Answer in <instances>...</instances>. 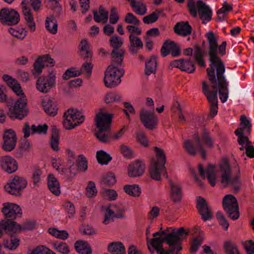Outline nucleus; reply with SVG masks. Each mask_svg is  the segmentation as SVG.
<instances>
[{
  "instance_id": "nucleus-44",
  "label": "nucleus",
  "mask_w": 254,
  "mask_h": 254,
  "mask_svg": "<svg viewBox=\"0 0 254 254\" xmlns=\"http://www.w3.org/2000/svg\"><path fill=\"white\" fill-rule=\"evenodd\" d=\"M96 158L98 162L102 165H107L112 160V157L103 150L97 152Z\"/></svg>"
},
{
  "instance_id": "nucleus-43",
  "label": "nucleus",
  "mask_w": 254,
  "mask_h": 254,
  "mask_svg": "<svg viewBox=\"0 0 254 254\" xmlns=\"http://www.w3.org/2000/svg\"><path fill=\"white\" fill-rule=\"evenodd\" d=\"M81 49V55L85 60H90L92 58V54L89 51V45L85 39L82 40L80 44Z\"/></svg>"
},
{
  "instance_id": "nucleus-8",
  "label": "nucleus",
  "mask_w": 254,
  "mask_h": 254,
  "mask_svg": "<svg viewBox=\"0 0 254 254\" xmlns=\"http://www.w3.org/2000/svg\"><path fill=\"white\" fill-rule=\"evenodd\" d=\"M112 114L100 112L97 114L95 122L99 131L96 133L97 138L102 142L107 143L110 141L111 136L109 134L110 125L112 122Z\"/></svg>"
},
{
  "instance_id": "nucleus-49",
  "label": "nucleus",
  "mask_w": 254,
  "mask_h": 254,
  "mask_svg": "<svg viewBox=\"0 0 254 254\" xmlns=\"http://www.w3.org/2000/svg\"><path fill=\"white\" fill-rule=\"evenodd\" d=\"M45 176L43 170L42 169L36 168L34 169L32 179L34 185H37L41 181L42 178Z\"/></svg>"
},
{
  "instance_id": "nucleus-61",
  "label": "nucleus",
  "mask_w": 254,
  "mask_h": 254,
  "mask_svg": "<svg viewBox=\"0 0 254 254\" xmlns=\"http://www.w3.org/2000/svg\"><path fill=\"white\" fill-rule=\"evenodd\" d=\"M201 137L203 142L208 147H212L213 146V142L212 138L209 135V133L205 129H204L201 134Z\"/></svg>"
},
{
  "instance_id": "nucleus-6",
  "label": "nucleus",
  "mask_w": 254,
  "mask_h": 254,
  "mask_svg": "<svg viewBox=\"0 0 254 254\" xmlns=\"http://www.w3.org/2000/svg\"><path fill=\"white\" fill-rule=\"evenodd\" d=\"M20 230V226L15 222L4 219L0 222V238L4 234L10 236L8 239L4 240V247L10 250H15L19 245V240L14 237V235Z\"/></svg>"
},
{
  "instance_id": "nucleus-58",
  "label": "nucleus",
  "mask_w": 254,
  "mask_h": 254,
  "mask_svg": "<svg viewBox=\"0 0 254 254\" xmlns=\"http://www.w3.org/2000/svg\"><path fill=\"white\" fill-rule=\"evenodd\" d=\"M125 21L127 23L135 25L139 24L140 22L137 18L130 12L126 14L125 17Z\"/></svg>"
},
{
  "instance_id": "nucleus-42",
  "label": "nucleus",
  "mask_w": 254,
  "mask_h": 254,
  "mask_svg": "<svg viewBox=\"0 0 254 254\" xmlns=\"http://www.w3.org/2000/svg\"><path fill=\"white\" fill-rule=\"evenodd\" d=\"M109 252L116 254H125L126 250L124 245L121 242H112L108 247Z\"/></svg>"
},
{
  "instance_id": "nucleus-17",
  "label": "nucleus",
  "mask_w": 254,
  "mask_h": 254,
  "mask_svg": "<svg viewBox=\"0 0 254 254\" xmlns=\"http://www.w3.org/2000/svg\"><path fill=\"white\" fill-rule=\"evenodd\" d=\"M140 119L143 126L149 129H153L158 124V120L153 113L145 109L141 110Z\"/></svg>"
},
{
  "instance_id": "nucleus-26",
  "label": "nucleus",
  "mask_w": 254,
  "mask_h": 254,
  "mask_svg": "<svg viewBox=\"0 0 254 254\" xmlns=\"http://www.w3.org/2000/svg\"><path fill=\"white\" fill-rule=\"evenodd\" d=\"M202 92L210 104V116L213 117L217 114L218 112V99L216 96V92L215 91L210 96L205 87L202 88Z\"/></svg>"
},
{
  "instance_id": "nucleus-54",
  "label": "nucleus",
  "mask_w": 254,
  "mask_h": 254,
  "mask_svg": "<svg viewBox=\"0 0 254 254\" xmlns=\"http://www.w3.org/2000/svg\"><path fill=\"white\" fill-rule=\"evenodd\" d=\"M78 170L85 172L88 167L87 161L85 157H83L82 155L79 156L77 160H76Z\"/></svg>"
},
{
  "instance_id": "nucleus-57",
  "label": "nucleus",
  "mask_w": 254,
  "mask_h": 254,
  "mask_svg": "<svg viewBox=\"0 0 254 254\" xmlns=\"http://www.w3.org/2000/svg\"><path fill=\"white\" fill-rule=\"evenodd\" d=\"M136 139L142 146L147 147L148 145V139L142 131H138L136 133Z\"/></svg>"
},
{
  "instance_id": "nucleus-56",
  "label": "nucleus",
  "mask_w": 254,
  "mask_h": 254,
  "mask_svg": "<svg viewBox=\"0 0 254 254\" xmlns=\"http://www.w3.org/2000/svg\"><path fill=\"white\" fill-rule=\"evenodd\" d=\"M195 68L194 63L192 61L190 60H184L182 70L189 73H192L194 71Z\"/></svg>"
},
{
  "instance_id": "nucleus-63",
  "label": "nucleus",
  "mask_w": 254,
  "mask_h": 254,
  "mask_svg": "<svg viewBox=\"0 0 254 254\" xmlns=\"http://www.w3.org/2000/svg\"><path fill=\"white\" fill-rule=\"evenodd\" d=\"M119 17L118 15L117 9L116 7H112L111 10L110 15V23L112 24L117 23L119 20Z\"/></svg>"
},
{
  "instance_id": "nucleus-29",
  "label": "nucleus",
  "mask_w": 254,
  "mask_h": 254,
  "mask_svg": "<svg viewBox=\"0 0 254 254\" xmlns=\"http://www.w3.org/2000/svg\"><path fill=\"white\" fill-rule=\"evenodd\" d=\"M45 112L50 116H55L57 114L58 108L54 99L44 98L42 102Z\"/></svg>"
},
{
  "instance_id": "nucleus-33",
  "label": "nucleus",
  "mask_w": 254,
  "mask_h": 254,
  "mask_svg": "<svg viewBox=\"0 0 254 254\" xmlns=\"http://www.w3.org/2000/svg\"><path fill=\"white\" fill-rule=\"evenodd\" d=\"M130 43L129 50L132 54H136L138 50L143 48V43L139 37L134 34L129 36Z\"/></svg>"
},
{
  "instance_id": "nucleus-27",
  "label": "nucleus",
  "mask_w": 254,
  "mask_h": 254,
  "mask_svg": "<svg viewBox=\"0 0 254 254\" xmlns=\"http://www.w3.org/2000/svg\"><path fill=\"white\" fill-rule=\"evenodd\" d=\"M47 130L48 126L46 125L43 126L39 125L38 127L33 125L30 127L28 123L24 124V126L22 129L24 137L25 138H28L30 136V133L32 135L35 133H46Z\"/></svg>"
},
{
  "instance_id": "nucleus-7",
  "label": "nucleus",
  "mask_w": 254,
  "mask_h": 254,
  "mask_svg": "<svg viewBox=\"0 0 254 254\" xmlns=\"http://www.w3.org/2000/svg\"><path fill=\"white\" fill-rule=\"evenodd\" d=\"M220 167L221 183L224 186H229L231 187L234 193H238L241 190L242 186L240 169H238L237 175L233 177L231 167L227 160L222 161Z\"/></svg>"
},
{
  "instance_id": "nucleus-21",
  "label": "nucleus",
  "mask_w": 254,
  "mask_h": 254,
  "mask_svg": "<svg viewBox=\"0 0 254 254\" xmlns=\"http://www.w3.org/2000/svg\"><path fill=\"white\" fill-rule=\"evenodd\" d=\"M3 139V143L2 144V148L3 150L10 151L15 148L17 138L15 133L12 129H7L4 131Z\"/></svg>"
},
{
  "instance_id": "nucleus-59",
  "label": "nucleus",
  "mask_w": 254,
  "mask_h": 254,
  "mask_svg": "<svg viewBox=\"0 0 254 254\" xmlns=\"http://www.w3.org/2000/svg\"><path fill=\"white\" fill-rule=\"evenodd\" d=\"M60 1H57L52 3V5L51 8L54 11L55 18L59 17L62 13V7L60 3Z\"/></svg>"
},
{
  "instance_id": "nucleus-20",
  "label": "nucleus",
  "mask_w": 254,
  "mask_h": 254,
  "mask_svg": "<svg viewBox=\"0 0 254 254\" xmlns=\"http://www.w3.org/2000/svg\"><path fill=\"white\" fill-rule=\"evenodd\" d=\"M198 172L200 176L203 178L207 177L210 184L211 186H215L217 180L216 172L215 171V166L212 164H208L206 169L201 164L198 165Z\"/></svg>"
},
{
  "instance_id": "nucleus-9",
  "label": "nucleus",
  "mask_w": 254,
  "mask_h": 254,
  "mask_svg": "<svg viewBox=\"0 0 254 254\" xmlns=\"http://www.w3.org/2000/svg\"><path fill=\"white\" fill-rule=\"evenodd\" d=\"M158 162L153 161L149 169L151 178L156 181L161 179V175L168 178V175L165 164L166 162V156L162 149L156 146L154 147Z\"/></svg>"
},
{
  "instance_id": "nucleus-30",
  "label": "nucleus",
  "mask_w": 254,
  "mask_h": 254,
  "mask_svg": "<svg viewBox=\"0 0 254 254\" xmlns=\"http://www.w3.org/2000/svg\"><path fill=\"white\" fill-rule=\"evenodd\" d=\"M175 33L186 36L191 34L192 28L188 21L178 22L174 27Z\"/></svg>"
},
{
  "instance_id": "nucleus-37",
  "label": "nucleus",
  "mask_w": 254,
  "mask_h": 254,
  "mask_svg": "<svg viewBox=\"0 0 254 254\" xmlns=\"http://www.w3.org/2000/svg\"><path fill=\"white\" fill-rule=\"evenodd\" d=\"M99 12L100 16L96 10H93V19L97 22H100L102 21L103 23H106L108 19L109 13L102 6H100L99 8Z\"/></svg>"
},
{
  "instance_id": "nucleus-1",
  "label": "nucleus",
  "mask_w": 254,
  "mask_h": 254,
  "mask_svg": "<svg viewBox=\"0 0 254 254\" xmlns=\"http://www.w3.org/2000/svg\"><path fill=\"white\" fill-rule=\"evenodd\" d=\"M161 235L163 236L153 238L150 245L147 243L149 250L153 252L155 249L158 254H177L182 249V241L189 233L183 227L178 230L170 227L165 230H162L161 227L159 231L153 234V236L155 237Z\"/></svg>"
},
{
  "instance_id": "nucleus-41",
  "label": "nucleus",
  "mask_w": 254,
  "mask_h": 254,
  "mask_svg": "<svg viewBox=\"0 0 254 254\" xmlns=\"http://www.w3.org/2000/svg\"><path fill=\"white\" fill-rule=\"evenodd\" d=\"M235 133L236 135L238 137V141L239 144L241 145V146L240 147V150H244L246 145L247 144L249 145L250 142L248 137L244 135L242 131V128H237L235 131Z\"/></svg>"
},
{
  "instance_id": "nucleus-4",
  "label": "nucleus",
  "mask_w": 254,
  "mask_h": 254,
  "mask_svg": "<svg viewBox=\"0 0 254 254\" xmlns=\"http://www.w3.org/2000/svg\"><path fill=\"white\" fill-rule=\"evenodd\" d=\"M225 71V66L222 65L216 69L207 68L206 72L211 84L208 83L206 81H203L202 83V88L205 87L210 96L215 91L216 92V96L218 93L219 98L222 103L227 101L229 93V82L224 75Z\"/></svg>"
},
{
  "instance_id": "nucleus-5",
  "label": "nucleus",
  "mask_w": 254,
  "mask_h": 254,
  "mask_svg": "<svg viewBox=\"0 0 254 254\" xmlns=\"http://www.w3.org/2000/svg\"><path fill=\"white\" fill-rule=\"evenodd\" d=\"M205 37L208 43V61L210 63L209 67L207 68L216 69L221 65H224L218 54L221 56L226 54V41L222 42L219 45L217 38L214 33L211 31L206 33Z\"/></svg>"
},
{
  "instance_id": "nucleus-35",
  "label": "nucleus",
  "mask_w": 254,
  "mask_h": 254,
  "mask_svg": "<svg viewBox=\"0 0 254 254\" xmlns=\"http://www.w3.org/2000/svg\"><path fill=\"white\" fill-rule=\"evenodd\" d=\"M169 186L171 189L170 193L172 200L174 201H180L182 198V191L179 185L169 181Z\"/></svg>"
},
{
  "instance_id": "nucleus-62",
  "label": "nucleus",
  "mask_w": 254,
  "mask_h": 254,
  "mask_svg": "<svg viewBox=\"0 0 254 254\" xmlns=\"http://www.w3.org/2000/svg\"><path fill=\"white\" fill-rule=\"evenodd\" d=\"M216 217L219 223L225 229L227 230L229 226V223L221 212H217Z\"/></svg>"
},
{
  "instance_id": "nucleus-51",
  "label": "nucleus",
  "mask_w": 254,
  "mask_h": 254,
  "mask_svg": "<svg viewBox=\"0 0 254 254\" xmlns=\"http://www.w3.org/2000/svg\"><path fill=\"white\" fill-rule=\"evenodd\" d=\"M116 183V179L114 175L112 173H109L106 175L101 182L102 186L112 185Z\"/></svg>"
},
{
  "instance_id": "nucleus-60",
  "label": "nucleus",
  "mask_w": 254,
  "mask_h": 254,
  "mask_svg": "<svg viewBox=\"0 0 254 254\" xmlns=\"http://www.w3.org/2000/svg\"><path fill=\"white\" fill-rule=\"evenodd\" d=\"M158 19V15L156 12H152L151 14L144 16L143 18V21L147 24L155 22Z\"/></svg>"
},
{
  "instance_id": "nucleus-13",
  "label": "nucleus",
  "mask_w": 254,
  "mask_h": 254,
  "mask_svg": "<svg viewBox=\"0 0 254 254\" xmlns=\"http://www.w3.org/2000/svg\"><path fill=\"white\" fill-rule=\"evenodd\" d=\"M183 147L186 152L190 155H195L197 151L203 159L205 158L206 152L200 141L199 137L194 134V139H187L184 141Z\"/></svg>"
},
{
  "instance_id": "nucleus-36",
  "label": "nucleus",
  "mask_w": 254,
  "mask_h": 254,
  "mask_svg": "<svg viewBox=\"0 0 254 254\" xmlns=\"http://www.w3.org/2000/svg\"><path fill=\"white\" fill-rule=\"evenodd\" d=\"M45 27L52 34L57 33L58 22L54 15H50L47 17L45 20Z\"/></svg>"
},
{
  "instance_id": "nucleus-25",
  "label": "nucleus",
  "mask_w": 254,
  "mask_h": 254,
  "mask_svg": "<svg viewBox=\"0 0 254 254\" xmlns=\"http://www.w3.org/2000/svg\"><path fill=\"white\" fill-rule=\"evenodd\" d=\"M170 52L172 55L174 57H178L181 53V50L178 46L174 41H166L161 49V55L163 57H166Z\"/></svg>"
},
{
  "instance_id": "nucleus-18",
  "label": "nucleus",
  "mask_w": 254,
  "mask_h": 254,
  "mask_svg": "<svg viewBox=\"0 0 254 254\" xmlns=\"http://www.w3.org/2000/svg\"><path fill=\"white\" fill-rule=\"evenodd\" d=\"M54 64V60L49 55L39 56L34 64L33 74L39 75L42 72V69L44 66H53Z\"/></svg>"
},
{
  "instance_id": "nucleus-32",
  "label": "nucleus",
  "mask_w": 254,
  "mask_h": 254,
  "mask_svg": "<svg viewBox=\"0 0 254 254\" xmlns=\"http://www.w3.org/2000/svg\"><path fill=\"white\" fill-rule=\"evenodd\" d=\"M24 1L25 0H23L22 2V13L24 16L27 26L31 31H34L35 30V23L34 21L33 17L30 9L24 5Z\"/></svg>"
},
{
  "instance_id": "nucleus-15",
  "label": "nucleus",
  "mask_w": 254,
  "mask_h": 254,
  "mask_svg": "<svg viewBox=\"0 0 254 254\" xmlns=\"http://www.w3.org/2000/svg\"><path fill=\"white\" fill-rule=\"evenodd\" d=\"M26 186L27 182L24 178L15 176L4 186V190L10 194L19 195Z\"/></svg>"
},
{
  "instance_id": "nucleus-40",
  "label": "nucleus",
  "mask_w": 254,
  "mask_h": 254,
  "mask_svg": "<svg viewBox=\"0 0 254 254\" xmlns=\"http://www.w3.org/2000/svg\"><path fill=\"white\" fill-rule=\"evenodd\" d=\"M195 233H198V237L194 238L191 244L190 252L193 254L195 253L201 245L203 239V234L202 232L198 229H196Z\"/></svg>"
},
{
  "instance_id": "nucleus-28",
  "label": "nucleus",
  "mask_w": 254,
  "mask_h": 254,
  "mask_svg": "<svg viewBox=\"0 0 254 254\" xmlns=\"http://www.w3.org/2000/svg\"><path fill=\"white\" fill-rule=\"evenodd\" d=\"M144 165L140 161L131 163L128 168V174L130 177H137L141 176L144 172Z\"/></svg>"
},
{
  "instance_id": "nucleus-24",
  "label": "nucleus",
  "mask_w": 254,
  "mask_h": 254,
  "mask_svg": "<svg viewBox=\"0 0 254 254\" xmlns=\"http://www.w3.org/2000/svg\"><path fill=\"white\" fill-rule=\"evenodd\" d=\"M0 165L3 170L9 174L15 172L18 168L16 160L10 156L0 157Z\"/></svg>"
},
{
  "instance_id": "nucleus-23",
  "label": "nucleus",
  "mask_w": 254,
  "mask_h": 254,
  "mask_svg": "<svg viewBox=\"0 0 254 254\" xmlns=\"http://www.w3.org/2000/svg\"><path fill=\"white\" fill-rule=\"evenodd\" d=\"M2 212L6 217L15 219L22 214L20 207L17 204L7 202L3 204Z\"/></svg>"
},
{
  "instance_id": "nucleus-11",
  "label": "nucleus",
  "mask_w": 254,
  "mask_h": 254,
  "mask_svg": "<svg viewBox=\"0 0 254 254\" xmlns=\"http://www.w3.org/2000/svg\"><path fill=\"white\" fill-rule=\"evenodd\" d=\"M64 125L67 129L73 128L82 124L84 120V116L77 110L68 109L64 115Z\"/></svg>"
},
{
  "instance_id": "nucleus-10",
  "label": "nucleus",
  "mask_w": 254,
  "mask_h": 254,
  "mask_svg": "<svg viewBox=\"0 0 254 254\" xmlns=\"http://www.w3.org/2000/svg\"><path fill=\"white\" fill-rule=\"evenodd\" d=\"M188 7L193 17H196L198 14L203 24H206L212 18L211 8L201 0H198L196 3L192 0H189Z\"/></svg>"
},
{
  "instance_id": "nucleus-48",
  "label": "nucleus",
  "mask_w": 254,
  "mask_h": 254,
  "mask_svg": "<svg viewBox=\"0 0 254 254\" xmlns=\"http://www.w3.org/2000/svg\"><path fill=\"white\" fill-rule=\"evenodd\" d=\"M224 248L227 254H240L236 245L230 241L225 242Z\"/></svg>"
},
{
  "instance_id": "nucleus-53",
  "label": "nucleus",
  "mask_w": 254,
  "mask_h": 254,
  "mask_svg": "<svg viewBox=\"0 0 254 254\" xmlns=\"http://www.w3.org/2000/svg\"><path fill=\"white\" fill-rule=\"evenodd\" d=\"M121 99L120 96L116 93H109L105 97V102L106 104L111 103H117Z\"/></svg>"
},
{
  "instance_id": "nucleus-55",
  "label": "nucleus",
  "mask_w": 254,
  "mask_h": 254,
  "mask_svg": "<svg viewBox=\"0 0 254 254\" xmlns=\"http://www.w3.org/2000/svg\"><path fill=\"white\" fill-rule=\"evenodd\" d=\"M87 195L89 197L95 196L97 192V190L95 183L92 181L89 182L86 188Z\"/></svg>"
},
{
  "instance_id": "nucleus-31",
  "label": "nucleus",
  "mask_w": 254,
  "mask_h": 254,
  "mask_svg": "<svg viewBox=\"0 0 254 254\" xmlns=\"http://www.w3.org/2000/svg\"><path fill=\"white\" fill-rule=\"evenodd\" d=\"M47 184L49 189L54 194L59 195L61 193L59 182L53 174L48 175Z\"/></svg>"
},
{
  "instance_id": "nucleus-34",
  "label": "nucleus",
  "mask_w": 254,
  "mask_h": 254,
  "mask_svg": "<svg viewBox=\"0 0 254 254\" xmlns=\"http://www.w3.org/2000/svg\"><path fill=\"white\" fill-rule=\"evenodd\" d=\"M74 249L79 254H91L92 252L88 243L81 240L75 242Z\"/></svg>"
},
{
  "instance_id": "nucleus-16",
  "label": "nucleus",
  "mask_w": 254,
  "mask_h": 254,
  "mask_svg": "<svg viewBox=\"0 0 254 254\" xmlns=\"http://www.w3.org/2000/svg\"><path fill=\"white\" fill-rule=\"evenodd\" d=\"M20 20L19 13L13 9L4 7L0 11V21L1 23L12 25L17 24Z\"/></svg>"
},
{
  "instance_id": "nucleus-39",
  "label": "nucleus",
  "mask_w": 254,
  "mask_h": 254,
  "mask_svg": "<svg viewBox=\"0 0 254 254\" xmlns=\"http://www.w3.org/2000/svg\"><path fill=\"white\" fill-rule=\"evenodd\" d=\"M130 1V5L133 10L137 14L143 15L146 13V5L141 1H136L135 0H128Z\"/></svg>"
},
{
  "instance_id": "nucleus-46",
  "label": "nucleus",
  "mask_w": 254,
  "mask_h": 254,
  "mask_svg": "<svg viewBox=\"0 0 254 254\" xmlns=\"http://www.w3.org/2000/svg\"><path fill=\"white\" fill-rule=\"evenodd\" d=\"M59 131L57 128H53L52 129V136L50 144L52 148L54 151H57L59 150Z\"/></svg>"
},
{
  "instance_id": "nucleus-38",
  "label": "nucleus",
  "mask_w": 254,
  "mask_h": 254,
  "mask_svg": "<svg viewBox=\"0 0 254 254\" xmlns=\"http://www.w3.org/2000/svg\"><path fill=\"white\" fill-rule=\"evenodd\" d=\"M157 61L156 57L152 56L149 60L145 62V73L147 75L155 73L156 69Z\"/></svg>"
},
{
  "instance_id": "nucleus-19",
  "label": "nucleus",
  "mask_w": 254,
  "mask_h": 254,
  "mask_svg": "<svg viewBox=\"0 0 254 254\" xmlns=\"http://www.w3.org/2000/svg\"><path fill=\"white\" fill-rule=\"evenodd\" d=\"M124 211L123 207L117 205H110V207L107 208L105 214L103 223L108 224L114 220V218H122L124 215L122 212Z\"/></svg>"
},
{
  "instance_id": "nucleus-12",
  "label": "nucleus",
  "mask_w": 254,
  "mask_h": 254,
  "mask_svg": "<svg viewBox=\"0 0 254 254\" xmlns=\"http://www.w3.org/2000/svg\"><path fill=\"white\" fill-rule=\"evenodd\" d=\"M222 202L228 216L234 220L238 219L240 213L236 198L232 194H227L223 198Z\"/></svg>"
},
{
  "instance_id": "nucleus-45",
  "label": "nucleus",
  "mask_w": 254,
  "mask_h": 254,
  "mask_svg": "<svg viewBox=\"0 0 254 254\" xmlns=\"http://www.w3.org/2000/svg\"><path fill=\"white\" fill-rule=\"evenodd\" d=\"M52 246L56 251L63 254H67L69 253V247L65 243L57 241L53 243Z\"/></svg>"
},
{
  "instance_id": "nucleus-64",
  "label": "nucleus",
  "mask_w": 254,
  "mask_h": 254,
  "mask_svg": "<svg viewBox=\"0 0 254 254\" xmlns=\"http://www.w3.org/2000/svg\"><path fill=\"white\" fill-rule=\"evenodd\" d=\"M64 207L69 214V217H72L75 212V208L74 205L71 202L67 201L64 203Z\"/></svg>"
},
{
  "instance_id": "nucleus-2",
  "label": "nucleus",
  "mask_w": 254,
  "mask_h": 254,
  "mask_svg": "<svg viewBox=\"0 0 254 254\" xmlns=\"http://www.w3.org/2000/svg\"><path fill=\"white\" fill-rule=\"evenodd\" d=\"M2 79L19 98L15 101L14 105H12L13 101H8V97L4 93L6 87L3 85H0V102L7 103L9 109L8 115L11 119L21 120L27 116L28 110L27 108V100L21 86L15 78L7 74H4Z\"/></svg>"
},
{
  "instance_id": "nucleus-22",
  "label": "nucleus",
  "mask_w": 254,
  "mask_h": 254,
  "mask_svg": "<svg viewBox=\"0 0 254 254\" xmlns=\"http://www.w3.org/2000/svg\"><path fill=\"white\" fill-rule=\"evenodd\" d=\"M196 202V208L202 220L204 221L211 220L212 218V212L205 199L201 196H197Z\"/></svg>"
},
{
  "instance_id": "nucleus-3",
  "label": "nucleus",
  "mask_w": 254,
  "mask_h": 254,
  "mask_svg": "<svg viewBox=\"0 0 254 254\" xmlns=\"http://www.w3.org/2000/svg\"><path fill=\"white\" fill-rule=\"evenodd\" d=\"M109 41L111 46L113 48L111 53L112 63L105 72L104 81L107 87L112 88L121 83V78L125 73L123 68L117 66L122 64L124 51L120 48L123 45V42L120 36L113 35Z\"/></svg>"
},
{
  "instance_id": "nucleus-47",
  "label": "nucleus",
  "mask_w": 254,
  "mask_h": 254,
  "mask_svg": "<svg viewBox=\"0 0 254 254\" xmlns=\"http://www.w3.org/2000/svg\"><path fill=\"white\" fill-rule=\"evenodd\" d=\"M124 190L127 193L134 196H138L141 193L140 188L136 185H126Z\"/></svg>"
},
{
  "instance_id": "nucleus-14",
  "label": "nucleus",
  "mask_w": 254,
  "mask_h": 254,
  "mask_svg": "<svg viewBox=\"0 0 254 254\" xmlns=\"http://www.w3.org/2000/svg\"><path fill=\"white\" fill-rule=\"evenodd\" d=\"M36 84L39 91L43 93H48L56 85L55 74L51 72L47 76L39 77L37 80Z\"/></svg>"
},
{
  "instance_id": "nucleus-50",
  "label": "nucleus",
  "mask_w": 254,
  "mask_h": 254,
  "mask_svg": "<svg viewBox=\"0 0 254 254\" xmlns=\"http://www.w3.org/2000/svg\"><path fill=\"white\" fill-rule=\"evenodd\" d=\"M81 74V72L79 70H76L75 68L71 67L67 69L63 75V78L64 80H67L72 77H76L79 76Z\"/></svg>"
},
{
  "instance_id": "nucleus-52",
  "label": "nucleus",
  "mask_w": 254,
  "mask_h": 254,
  "mask_svg": "<svg viewBox=\"0 0 254 254\" xmlns=\"http://www.w3.org/2000/svg\"><path fill=\"white\" fill-rule=\"evenodd\" d=\"M241 127L239 128H242V131L244 133V130H246L248 132L251 131V124L250 122L247 119L245 115H242L241 116Z\"/></svg>"
}]
</instances>
